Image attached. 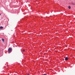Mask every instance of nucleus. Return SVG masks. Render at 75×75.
<instances>
[{
	"instance_id": "obj_2",
	"label": "nucleus",
	"mask_w": 75,
	"mask_h": 75,
	"mask_svg": "<svg viewBox=\"0 0 75 75\" xmlns=\"http://www.w3.org/2000/svg\"><path fill=\"white\" fill-rule=\"evenodd\" d=\"M69 58L68 57H66L65 58V61H67V60H68Z\"/></svg>"
},
{
	"instance_id": "obj_8",
	"label": "nucleus",
	"mask_w": 75,
	"mask_h": 75,
	"mask_svg": "<svg viewBox=\"0 0 75 75\" xmlns=\"http://www.w3.org/2000/svg\"><path fill=\"white\" fill-rule=\"evenodd\" d=\"M23 51H24H24H25V50H23Z\"/></svg>"
},
{
	"instance_id": "obj_4",
	"label": "nucleus",
	"mask_w": 75,
	"mask_h": 75,
	"mask_svg": "<svg viewBox=\"0 0 75 75\" xmlns=\"http://www.w3.org/2000/svg\"><path fill=\"white\" fill-rule=\"evenodd\" d=\"M71 4H72V5H73V6H74V5H75V4L74 3H72Z\"/></svg>"
},
{
	"instance_id": "obj_10",
	"label": "nucleus",
	"mask_w": 75,
	"mask_h": 75,
	"mask_svg": "<svg viewBox=\"0 0 75 75\" xmlns=\"http://www.w3.org/2000/svg\"><path fill=\"white\" fill-rule=\"evenodd\" d=\"M28 75H29V74H28Z\"/></svg>"
},
{
	"instance_id": "obj_6",
	"label": "nucleus",
	"mask_w": 75,
	"mask_h": 75,
	"mask_svg": "<svg viewBox=\"0 0 75 75\" xmlns=\"http://www.w3.org/2000/svg\"><path fill=\"white\" fill-rule=\"evenodd\" d=\"M2 40L3 41H4V40L3 39H2Z\"/></svg>"
},
{
	"instance_id": "obj_1",
	"label": "nucleus",
	"mask_w": 75,
	"mask_h": 75,
	"mask_svg": "<svg viewBox=\"0 0 75 75\" xmlns=\"http://www.w3.org/2000/svg\"><path fill=\"white\" fill-rule=\"evenodd\" d=\"M12 50V48H11L10 47L9 48L8 50V53H10V52H11Z\"/></svg>"
},
{
	"instance_id": "obj_3",
	"label": "nucleus",
	"mask_w": 75,
	"mask_h": 75,
	"mask_svg": "<svg viewBox=\"0 0 75 75\" xmlns=\"http://www.w3.org/2000/svg\"><path fill=\"white\" fill-rule=\"evenodd\" d=\"M3 26L0 27V29H3Z\"/></svg>"
},
{
	"instance_id": "obj_7",
	"label": "nucleus",
	"mask_w": 75,
	"mask_h": 75,
	"mask_svg": "<svg viewBox=\"0 0 75 75\" xmlns=\"http://www.w3.org/2000/svg\"><path fill=\"white\" fill-rule=\"evenodd\" d=\"M43 75H47V74H44Z\"/></svg>"
},
{
	"instance_id": "obj_5",
	"label": "nucleus",
	"mask_w": 75,
	"mask_h": 75,
	"mask_svg": "<svg viewBox=\"0 0 75 75\" xmlns=\"http://www.w3.org/2000/svg\"><path fill=\"white\" fill-rule=\"evenodd\" d=\"M68 8L69 9H71V6H69Z\"/></svg>"
},
{
	"instance_id": "obj_9",
	"label": "nucleus",
	"mask_w": 75,
	"mask_h": 75,
	"mask_svg": "<svg viewBox=\"0 0 75 75\" xmlns=\"http://www.w3.org/2000/svg\"><path fill=\"white\" fill-rule=\"evenodd\" d=\"M1 16V14L0 13V16Z\"/></svg>"
}]
</instances>
